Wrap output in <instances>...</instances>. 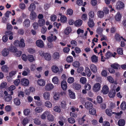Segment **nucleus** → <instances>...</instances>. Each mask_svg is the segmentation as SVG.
<instances>
[{"label":"nucleus","mask_w":126,"mask_h":126,"mask_svg":"<svg viewBox=\"0 0 126 126\" xmlns=\"http://www.w3.org/2000/svg\"><path fill=\"white\" fill-rule=\"evenodd\" d=\"M1 69L2 71L4 72H7L9 71V68L6 65H2L1 67Z\"/></svg>","instance_id":"obj_18"},{"label":"nucleus","mask_w":126,"mask_h":126,"mask_svg":"<svg viewBox=\"0 0 126 126\" xmlns=\"http://www.w3.org/2000/svg\"><path fill=\"white\" fill-rule=\"evenodd\" d=\"M27 58L29 61L30 62H32L35 61V59L32 55H28L27 56Z\"/></svg>","instance_id":"obj_43"},{"label":"nucleus","mask_w":126,"mask_h":126,"mask_svg":"<svg viewBox=\"0 0 126 126\" xmlns=\"http://www.w3.org/2000/svg\"><path fill=\"white\" fill-rule=\"evenodd\" d=\"M32 26L34 29L35 30L38 29V27L39 25L38 23L36 22H34L32 24Z\"/></svg>","instance_id":"obj_63"},{"label":"nucleus","mask_w":126,"mask_h":126,"mask_svg":"<svg viewBox=\"0 0 126 126\" xmlns=\"http://www.w3.org/2000/svg\"><path fill=\"white\" fill-rule=\"evenodd\" d=\"M36 45L38 47L43 48L44 46V44L42 40H37L35 42Z\"/></svg>","instance_id":"obj_7"},{"label":"nucleus","mask_w":126,"mask_h":126,"mask_svg":"<svg viewBox=\"0 0 126 126\" xmlns=\"http://www.w3.org/2000/svg\"><path fill=\"white\" fill-rule=\"evenodd\" d=\"M54 88L53 85L52 83H47L45 87V89L47 91H50Z\"/></svg>","instance_id":"obj_4"},{"label":"nucleus","mask_w":126,"mask_h":126,"mask_svg":"<svg viewBox=\"0 0 126 126\" xmlns=\"http://www.w3.org/2000/svg\"><path fill=\"white\" fill-rule=\"evenodd\" d=\"M74 79L73 77H70L67 79V82L69 83H72L74 81Z\"/></svg>","instance_id":"obj_64"},{"label":"nucleus","mask_w":126,"mask_h":126,"mask_svg":"<svg viewBox=\"0 0 126 126\" xmlns=\"http://www.w3.org/2000/svg\"><path fill=\"white\" fill-rule=\"evenodd\" d=\"M109 88L106 85L103 86L102 90V93L104 94H106L109 92Z\"/></svg>","instance_id":"obj_15"},{"label":"nucleus","mask_w":126,"mask_h":126,"mask_svg":"<svg viewBox=\"0 0 126 126\" xmlns=\"http://www.w3.org/2000/svg\"><path fill=\"white\" fill-rule=\"evenodd\" d=\"M88 26L90 28H93L94 25V23L93 20L89 19V21L88 22Z\"/></svg>","instance_id":"obj_23"},{"label":"nucleus","mask_w":126,"mask_h":126,"mask_svg":"<svg viewBox=\"0 0 126 126\" xmlns=\"http://www.w3.org/2000/svg\"><path fill=\"white\" fill-rule=\"evenodd\" d=\"M71 30L70 27H68L66 28L64 31V33L66 35L69 34L71 32Z\"/></svg>","instance_id":"obj_47"},{"label":"nucleus","mask_w":126,"mask_h":126,"mask_svg":"<svg viewBox=\"0 0 126 126\" xmlns=\"http://www.w3.org/2000/svg\"><path fill=\"white\" fill-rule=\"evenodd\" d=\"M66 102L64 100L62 101L61 102V107L63 109H65L66 108Z\"/></svg>","instance_id":"obj_55"},{"label":"nucleus","mask_w":126,"mask_h":126,"mask_svg":"<svg viewBox=\"0 0 126 126\" xmlns=\"http://www.w3.org/2000/svg\"><path fill=\"white\" fill-rule=\"evenodd\" d=\"M61 87L64 90H66L67 88V83L65 80H63L61 83Z\"/></svg>","instance_id":"obj_11"},{"label":"nucleus","mask_w":126,"mask_h":126,"mask_svg":"<svg viewBox=\"0 0 126 126\" xmlns=\"http://www.w3.org/2000/svg\"><path fill=\"white\" fill-rule=\"evenodd\" d=\"M80 63L78 61H75L73 63V65L75 67H78L80 65Z\"/></svg>","instance_id":"obj_58"},{"label":"nucleus","mask_w":126,"mask_h":126,"mask_svg":"<svg viewBox=\"0 0 126 126\" xmlns=\"http://www.w3.org/2000/svg\"><path fill=\"white\" fill-rule=\"evenodd\" d=\"M9 53V50L8 49L5 48L3 49L2 52V54L4 56H7Z\"/></svg>","instance_id":"obj_32"},{"label":"nucleus","mask_w":126,"mask_h":126,"mask_svg":"<svg viewBox=\"0 0 126 126\" xmlns=\"http://www.w3.org/2000/svg\"><path fill=\"white\" fill-rule=\"evenodd\" d=\"M66 60L67 61L68 63H70L72 62L73 61V57L71 56H68L67 57Z\"/></svg>","instance_id":"obj_53"},{"label":"nucleus","mask_w":126,"mask_h":126,"mask_svg":"<svg viewBox=\"0 0 126 126\" xmlns=\"http://www.w3.org/2000/svg\"><path fill=\"white\" fill-rule=\"evenodd\" d=\"M122 17L121 15L119 12H118L115 16V20L117 21H120Z\"/></svg>","instance_id":"obj_19"},{"label":"nucleus","mask_w":126,"mask_h":126,"mask_svg":"<svg viewBox=\"0 0 126 126\" xmlns=\"http://www.w3.org/2000/svg\"><path fill=\"white\" fill-rule=\"evenodd\" d=\"M82 23V21L80 19L76 20L74 22L75 25L77 27H79L81 25Z\"/></svg>","instance_id":"obj_29"},{"label":"nucleus","mask_w":126,"mask_h":126,"mask_svg":"<svg viewBox=\"0 0 126 126\" xmlns=\"http://www.w3.org/2000/svg\"><path fill=\"white\" fill-rule=\"evenodd\" d=\"M44 57L46 60L47 61L50 60L51 58L50 54L48 53H45L44 56Z\"/></svg>","instance_id":"obj_25"},{"label":"nucleus","mask_w":126,"mask_h":126,"mask_svg":"<svg viewBox=\"0 0 126 126\" xmlns=\"http://www.w3.org/2000/svg\"><path fill=\"white\" fill-rule=\"evenodd\" d=\"M38 23L39 25V26H44L45 24V20L44 19H39L38 21Z\"/></svg>","instance_id":"obj_22"},{"label":"nucleus","mask_w":126,"mask_h":126,"mask_svg":"<svg viewBox=\"0 0 126 126\" xmlns=\"http://www.w3.org/2000/svg\"><path fill=\"white\" fill-rule=\"evenodd\" d=\"M125 124V121L123 119H120L118 121V124L119 126H124Z\"/></svg>","instance_id":"obj_27"},{"label":"nucleus","mask_w":126,"mask_h":126,"mask_svg":"<svg viewBox=\"0 0 126 126\" xmlns=\"http://www.w3.org/2000/svg\"><path fill=\"white\" fill-rule=\"evenodd\" d=\"M121 109L123 110H125L126 109V103L125 101H123L120 105Z\"/></svg>","instance_id":"obj_45"},{"label":"nucleus","mask_w":126,"mask_h":126,"mask_svg":"<svg viewBox=\"0 0 126 126\" xmlns=\"http://www.w3.org/2000/svg\"><path fill=\"white\" fill-rule=\"evenodd\" d=\"M43 110L42 108L39 107L36 108L34 110L35 112L37 113H40L42 112Z\"/></svg>","instance_id":"obj_48"},{"label":"nucleus","mask_w":126,"mask_h":126,"mask_svg":"<svg viewBox=\"0 0 126 126\" xmlns=\"http://www.w3.org/2000/svg\"><path fill=\"white\" fill-rule=\"evenodd\" d=\"M60 54L58 52H55L52 54V57L53 59L55 60H58L60 59Z\"/></svg>","instance_id":"obj_9"},{"label":"nucleus","mask_w":126,"mask_h":126,"mask_svg":"<svg viewBox=\"0 0 126 126\" xmlns=\"http://www.w3.org/2000/svg\"><path fill=\"white\" fill-rule=\"evenodd\" d=\"M37 17L36 13L34 11H32L29 17L32 20H35Z\"/></svg>","instance_id":"obj_13"},{"label":"nucleus","mask_w":126,"mask_h":126,"mask_svg":"<svg viewBox=\"0 0 126 126\" xmlns=\"http://www.w3.org/2000/svg\"><path fill=\"white\" fill-rule=\"evenodd\" d=\"M44 105L48 108H51L52 107V104L51 103L48 101L45 102Z\"/></svg>","instance_id":"obj_20"},{"label":"nucleus","mask_w":126,"mask_h":126,"mask_svg":"<svg viewBox=\"0 0 126 126\" xmlns=\"http://www.w3.org/2000/svg\"><path fill=\"white\" fill-rule=\"evenodd\" d=\"M69 95L70 97L72 99H74L75 98V93L71 90L69 89L68 90Z\"/></svg>","instance_id":"obj_21"},{"label":"nucleus","mask_w":126,"mask_h":126,"mask_svg":"<svg viewBox=\"0 0 126 126\" xmlns=\"http://www.w3.org/2000/svg\"><path fill=\"white\" fill-rule=\"evenodd\" d=\"M77 42L74 40H72L71 42V46L72 47V48H73L74 47L77 46Z\"/></svg>","instance_id":"obj_54"},{"label":"nucleus","mask_w":126,"mask_h":126,"mask_svg":"<svg viewBox=\"0 0 126 126\" xmlns=\"http://www.w3.org/2000/svg\"><path fill=\"white\" fill-rule=\"evenodd\" d=\"M36 8V6L35 4L33 3H32L28 7V10L30 11H33L35 10Z\"/></svg>","instance_id":"obj_28"},{"label":"nucleus","mask_w":126,"mask_h":126,"mask_svg":"<svg viewBox=\"0 0 126 126\" xmlns=\"http://www.w3.org/2000/svg\"><path fill=\"white\" fill-rule=\"evenodd\" d=\"M116 92L114 90H112L110 91L109 94V96L110 98L114 97L115 94Z\"/></svg>","instance_id":"obj_34"},{"label":"nucleus","mask_w":126,"mask_h":126,"mask_svg":"<svg viewBox=\"0 0 126 126\" xmlns=\"http://www.w3.org/2000/svg\"><path fill=\"white\" fill-rule=\"evenodd\" d=\"M47 119L48 121H52L54 120V116L52 115L50 112L48 116Z\"/></svg>","instance_id":"obj_41"},{"label":"nucleus","mask_w":126,"mask_h":126,"mask_svg":"<svg viewBox=\"0 0 126 126\" xmlns=\"http://www.w3.org/2000/svg\"><path fill=\"white\" fill-rule=\"evenodd\" d=\"M30 112V110L29 109H26L24 110L23 111L24 114L25 116L28 115Z\"/></svg>","instance_id":"obj_49"},{"label":"nucleus","mask_w":126,"mask_h":126,"mask_svg":"<svg viewBox=\"0 0 126 126\" xmlns=\"http://www.w3.org/2000/svg\"><path fill=\"white\" fill-rule=\"evenodd\" d=\"M61 95V93H57L55 94L54 95L53 98L54 99L56 100H58Z\"/></svg>","instance_id":"obj_26"},{"label":"nucleus","mask_w":126,"mask_h":126,"mask_svg":"<svg viewBox=\"0 0 126 126\" xmlns=\"http://www.w3.org/2000/svg\"><path fill=\"white\" fill-rule=\"evenodd\" d=\"M14 104L16 106H19L20 105L21 102L19 99L18 98H16L13 100Z\"/></svg>","instance_id":"obj_24"},{"label":"nucleus","mask_w":126,"mask_h":126,"mask_svg":"<svg viewBox=\"0 0 126 126\" xmlns=\"http://www.w3.org/2000/svg\"><path fill=\"white\" fill-rule=\"evenodd\" d=\"M91 71L94 72H96L97 71V68L95 66L94 64H91L90 66Z\"/></svg>","instance_id":"obj_35"},{"label":"nucleus","mask_w":126,"mask_h":126,"mask_svg":"<svg viewBox=\"0 0 126 126\" xmlns=\"http://www.w3.org/2000/svg\"><path fill=\"white\" fill-rule=\"evenodd\" d=\"M12 98V97L10 95H8L4 96V99L6 102H9L11 100Z\"/></svg>","instance_id":"obj_40"},{"label":"nucleus","mask_w":126,"mask_h":126,"mask_svg":"<svg viewBox=\"0 0 126 126\" xmlns=\"http://www.w3.org/2000/svg\"><path fill=\"white\" fill-rule=\"evenodd\" d=\"M91 59L93 62L97 63L98 62V57L95 55H94L91 57Z\"/></svg>","instance_id":"obj_39"},{"label":"nucleus","mask_w":126,"mask_h":126,"mask_svg":"<svg viewBox=\"0 0 126 126\" xmlns=\"http://www.w3.org/2000/svg\"><path fill=\"white\" fill-rule=\"evenodd\" d=\"M110 66L112 68L115 69H117L120 67L119 65L116 63L112 64Z\"/></svg>","instance_id":"obj_46"},{"label":"nucleus","mask_w":126,"mask_h":126,"mask_svg":"<svg viewBox=\"0 0 126 126\" xmlns=\"http://www.w3.org/2000/svg\"><path fill=\"white\" fill-rule=\"evenodd\" d=\"M30 21L28 19H25L23 23V25L25 27H28L30 25Z\"/></svg>","instance_id":"obj_12"},{"label":"nucleus","mask_w":126,"mask_h":126,"mask_svg":"<svg viewBox=\"0 0 126 126\" xmlns=\"http://www.w3.org/2000/svg\"><path fill=\"white\" fill-rule=\"evenodd\" d=\"M57 39L56 36H53V34H51L50 36H49L47 38V40L48 42H51L53 41H55Z\"/></svg>","instance_id":"obj_8"},{"label":"nucleus","mask_w":126,"mask_h":126,"mask_svg":"<svg viewBox=\"0 0 126 126\" xmlns=\"http://www.w3.org/2000/svg\"><path fill=\"white\" fill-rule=\"evenodd\" d=\"M52 82L55 84H58L59 82V80L57 76H54L52 79Z\"/></svg>","instance_id":"obj_17"},{"label":"nucleus","mask_w":126,"mask_h":126,"mask_svg":"<svg viewBox=\"0 0 126 126\" xmlns=\"http://www.w3.org/2000/svg\"><path fill=\"white\" fill-rule=\"evenodd\" d=\"M92 106L93 104L90 102H87L85 103V107L87 109H89Z\"/></svg>","instance_id":"obj_37"},{"label":"nucleus","mask_w":126,"mask_h":126,"mask_svg":"<svg viewBox=\"0 0 126 126\" xmlns=\"http://www.w3.org/2000/svg\"><path fill=\"white\" fill-rule=\"evenodd\" d=\"M88 15L89 17V19L94 18L95 16L94 12L92 11H90L88 13Z\"/></svg>","instance_id":"obj_31"},{"label":"nucleus","mask_w":126,"mask_h":126,"mask_svg":"<svg viewBox=\"0 0 126 126\" xmlns=\"http://www.w3.org/2000/svg\"><path fill=\"white\" fill-rule=\"evenodd\" d=\"M115 37L116 39L117 40H118L119 41L120 40L121 38H122V39L123 40H124L125 41H126V39L123 38V37L122 36L120 37L119 35L118 34H116L115 35Z\"/></svg>","instance_id":"obj_57"},{"label":"nucleus","mask_w":126,"mask_h":126,"mask_svg":"<svg viewBox=\"0 0 126 126\" xmlns=\"http://www.w3.org/2000/svg\"><path fill=\"white\" fill-rule=\"evenodd\" d=\"M51 70L53 73H56L58 72L59 68L56 66H53L51 67Z\"/></svg>","instance_id":"obj_36"},{"label":"nucleus","mask_w":126,"mask_h":126,"mask_svg":"<svg viewBox=\"0 0 126 126\" xmlns=\"http://www.w3.org/2000/svg\"><path fill=\"white\" fill-rule=\"evenodd\" d=\"M68 122L71 124H74L75 122V119L72 117H70L68 119Z\"/></svg>","instance_id":"obj_62"},{"label":"nucleus","mask_w":126,"mask_h":126,"mask_svg":"<svg viewBox=\"0 0 126 126\" xmlns=\"http://www.w3.org/2000/svg\"><path fill=\"white\" fill-rule=\"evenodd\" d=\"M96 112V110L94 109H90L89 111V113L90 114L92 115H95Z\"/></svg>","instance_id":"obj_51"},{"label":"nucleus","mask_w":126,"mask_h":126,"mask_svg":"<svg viewBox=\"0 0 126 126\" xmlns=\"http://www.w3.org/2000/svg\"><path fill=\"white\" fill-rule=\"evenodd\" d=\"M66 18L64 16H61L60 18V20L61 22L64 23L66 21Z\"/></svg>","instance_id":"obj_61"},{"label":"nucleus","mask_w":126,"mask_h":126,"mask_svg":"<svg viewBox=\"0 0 126 126\" xmlns=\"http://www.w3.org/2000/svg\"><path fill=\"white\" fill-rule=\"evenodd\" d=\"M37 84L40 86H43L46 84L45 80L42 79H39L37 81Z\"/></svg>","instance_id":"obj_14"},{"label":"nucleus","mask_w":126,"mask_h":126,"mask_svg":"<svg viewBox=\"0 0 126 126\" xmlns=\"http://www.w3.org/2000/svg\"><path fill=\"white\" fill-rule=\"evenodd\" d=\"M86 79L84 77H82L79 80L80 82L82 84H84L86 82Z\"/></svg>","instance_id":"obj_52"},{"label":"nucleus","mask_w":126,"mask_h":126,"mask_svg":"<svg viewBox=\"0 0 126 126\" xmlns=\"http://www.w3.org/2000/svg\"><path fill=\"white\" fill-rule=\"evenodd\" d=\"M85 72L87 76L89 77H90L91 75V73L90 69L88 67H86L85 68Z\"/></svg>","instance_id":"obj_44"},{"label":"nucleus","mask_w":126,"mask_h":126,"mask_svg":"<svg viewBox=\"0 0 126 126\" xmlns=\"http://www.w3.org/2000/svg\"><path fill=\"white\" fill-rule=\"evenodd\" d=\"M50 112L49 110L45 111L40 115V118L42 120H45L46 118H47Z\"/></svg>","instance_id":"obj_2"},{"label":"nucleus","mask_w":126,"mask_h":126,"mask_svg":"<svg viewBox=\"0 0 126 126\" xmlns=\"http://www.w3.org/2000/svg\"><path fill=\"white\" fill-rule=\"evenodd\" d=\"M101 85L99 83H96L93 86V90L94 92H96L100 90Z\"/></svg>","instance_id":"obj_3"},{"label":"nucleus","mask_w":126,"mask_h":126,"mask_svg":"<svg viewBox=\"0 0 126 126\" xmlns=\"http://www.w3.org/2000/svg\"><path fill=\"white\" fill-rule=\"evenodd\" d=\"M125 7L124 3L121 1L119 0L116 3L115 7L118 10L123 9Z\"/></svg>","instance_id":"obj_1"},{"label":"nucleus","mask_w":126,"mask_h":126,"mask_svg":"<svg viewBox=\"0 0 126 126\" xmlns=\"http://www.w3.org/2000/svg\"><path fill=\"white\" fill-rule=\"evenodd\" d=\"M50 94L49 92H46L44 93L43 94V97L46 100H49Z\"/></svg>","instance_id":"obj_10"},{"label":"nucleus","mask_w":126,"mask_h":126,"mask_svg":"<svg viewBox=\"0 0 126 126\" xmlns=\"http://www.w3.org/2000/svg\"><path fill=\"white\" fill-rule=\"evenodd\" d=\"M73 88L74 89L76 90H79L81 88V86L79 84L74 83L73 84Z\"/></svg>","instance_id":"obj_30"},{"label":"nucleus","mask_w":126,"mask_h":126,"mask_svg":"<svg viewBox=\"0 0 126 126\" xmlns=\"http://www.w3.org/2000/svg\"><path fill=\"white\" fill-rule=\"evenodd\" d=\"M116 54V53L115 52H114L113 53V54L110 51H108L106 54L105 57V59H108L112 56L113 57H115Z\"/></svg>","instance_id":"obj_6"},{"label":"nucleus","mask_w":126,"mask_h":126,"mask_svg":"<svg viewBox=\"0 0 126 126\" xmlns=\"http://www.w3.org/2000/svg\"><path fill=\"white\" fill-rule=\"evenodd\" d=\"M86 116V115H84L81 119H79L78 123L79 124L82 125L84 123V122L86 121L84 119Z\"/></svg>","instance_id":"obj_38"},{"label":"nucleus","mask_w":126,"mask_h":126,"mask_svg":"<svg viewBox=\"0 0 126 126\" xmlns=\"http://www.w3.org/2000/svg\"><path fill=\"white\" fill-rule=\"evenodd\" d=\"M97 15L98 17L100 18H102L104 16V13L103 11H99L97 12Z\"/></svg>","instance_id":"obj_33"},{"label":"nucleus","mask_w":126,"mask_h":126,"mask_svg":"<svg viewBox=\"0 0 126 126\" xmlns=\"http://www.w3.org/2000/svg\"><path fill=\"white\" fill-rule=\"evenodd\" d=\"M105 111L106 114L109 116H111L112 114H113L111 110L110 109H107Z\"/></svg>","instance_id":"obj_50"},{"label":"nucleus","mask_w":126,"mask_h":126,"mask_svg":"<svg viewBox=\"0 0 126 126\" xmlns=\"http://www.w3.org/2000/svg\"><path fill=\"white\" fill-rule=\"evenodd\" d=\"M25 46V44L24 42V40L21 39L19 42V47H23Z\"/></svg>","instance_id":"obj_42"},{"label":"nucleus","mask_w":126,"mask_h":126,"mask_svg":"<svg viewBox=\"0 0 126 126\" xmlns=\"http://www.w3.org/2000/svg\"><path fill=\"white\" fill-rule=\"evenodd\" d=\"M9 49L11 52L14 53H15L17 50L16 48L14 46H12L10 47L9 48Z\"/></svg>","instance_id":"obj_59"},{"label":"nucleus","mask_w":126,"mask_h":126,"mask_svg":"<svg viewBox=\"0 0 126 126\" xmlns=\"http://www.w3.org/2000/svg\"><path fill=\"white\" fill-rule=\"evenodd\" d=\"M21 83L22 85L26 86L29 85V81L27 79L24 78L21 80Z\"/></svg>","instance_id":"obj_5"},{"label":"nucleus","mask_w":126,"mask_h":126,"mask_svg":"<svg viewBox=\"0 0 126 126\" xmlns=\"http://www.w3.org/2000/svg\"><path fill=\"white\" fill-rule=\"evenodd\" d=\"M85 89L87 91L89 90L91 88L90 85L89 83H87L84 86Z\"/></svg>","instance_id":"obj_60"},{"label":"nucleus","mask_w":126,"mask_h":126,"mask_svg":"<svg viewBox=\"0 0 126 126\" xmlns=\"http://www.w3.org/2000/svg\"><path fill=\"white\" fill-rule=\"evenodd\" d=\"M30 72V71L28 68H27L25 70L22 71V75L24 76H27L29 75Z\"/></svg>","instance_id":"obj_16"},{"label":"nucleus","mask_w":126,"mask_h":126,"mask_svg":"<svg viewBox=\"0 0 126 126\" xmlns=\"http://www.w3.org/2000/svg\"><path fill=\"white\" fill-rule=\"evenodd\" d=\"M29 121L28 119L27 118H26L23 120L22 123L23 125L25 126L26 124L28 123Z\"/></svg>","instance_id":"obj_56"}]
</instances>
